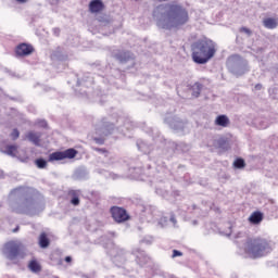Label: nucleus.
<instances>
[{
    "label": "nucleus",
    "mask_w": 278,
    "mask_h": 278,
    "mask_svg": "<svg viewBox=\"0 0 278 278\" xmlns=\"http://www.w3.org/2000/svg\"><path fill=\"white\" fill-rule=\"evenodd\" d=\"M188 21H190L188 10L180 5H172L170 9L159 18L157 27L162 29H175L186 25Z\"/></svg>",
    "instance_id": "obj_1"
},
{
    "label": "nucleus",
    "mask_w": 278,
    "mask_h": 278,
    "mask_svg": "<svg viewBox=\"0 0 278 278\" xmlns=\"http://www.w3.org/2000/svg\"><path fill=\"white\" fill-rule=\"evenodd\" d=\"M264 219V215L261 212H254L250 215L249 220L252 225H260Z\"/></svg>",
    "instance_id": "obj_10"
},
{
    "label": "nucleus",
    "mask_w": 278,
    "mask_h": 278,
    "mask_svg": "<svg viewBox=\"0 0 278 278\" xmlns=\"http://www.w3.org/2000/svg\"><path fill=\"white\" fill-rule=\"evenodd\" d=\"M28 266L33 273H38V270H40V264L36 261L30 262Z\"/></svg>",
    "instance_id": "obj_16"
},
{
    "label": "nucleus",
    "mask_w": 278,
    "mask_h": 278,
    "mask_svg": "<svg viewBox=\"0 0 278 278\" xmlns=\"http://www.w3.org/2000/svg\"><path fill=\"white\" fill-rule=\"evenodd\" d=\"M216 54V43L211 39H200L192 45V60L195 64H207Z\"/></svg>",
    "instance_id": "obj_2"
},
{
    "label": "nucleus",
    "mask_w": 278,
    "mask_h": 278,
    "mask_svg": "<svg viewBox=\"0 0 278 278\" xmlns=\"http://www.w3.org/2000/svg\"><path fill=\"white\" fill-rule=\"evenodd\" d=\"M240 31H242L243 34H247L248 36H251V29H249L247 27L240 28Z\"/></svg>",
    "instance_id": "obj_24"
},
{
    "label": "nucleus",
    "mask_w": 278,
    "mask_h": 278,
    "mask_svg": "<svg viewBox=\"0 0 278 278\" xmlns=\"http://www.w3.org/2000/svg\"><path fill=\"white\" fill-rule=\"evenodd\" d=\"M233 238L238 240V238H244V232L235 233Z\"/></svg>",
    "instance_id": "obj_27"
},
{
    "label": "nucleus",
    "mask_w": 278,
    "mask_h": 278,
    "mask_svg": "<svg viewBox=\"0 0 278 278\" xmlns=\"http://www.w3.org/2000/svg\"><path fill=\"white\" fill-rule=\"evenodd\" d=\"M243 249L250 257H264L273 252L275 243L263 237L249 238L247 239Z\"/></svg>",
    "instance_id": "obj_3"
},
{
    "label": "nucleus",
    "mask_w": 278,
    "mask_h": 278,
    "mask_svg": "<svg viewBox=\"0 0 278 278\" xmlns=\"http://www.w3.org/2000/svg\"><path fill=\"white\" fill-rule=\"evenodd\" d=\"M72 261H73V258H72L71 256H66V257H65V262L70 263V262H72Z\"/></svg>",
    "instance_id": "obj_31"
},
{
    "label": "nucleus",
    "mask_w": 278,
    "mask_h": 278,
    "mask_svg": "<svg viewBox=\"0 0 278 278\" xmlns=\"http://www.w3.org/2000/svg\"><path fill=\"white\" fill-rule=\"evenodd\" d=\"M224 236H231V229H229L228 231L224 232Z\"/></svg>",
    "instance_id": "obj_32"
},
{
    "label": "nucleus",
    "mask_w": 278,
    "mask_h": 278,
    "mask_svg": "<svg viewBox=\"0 0 278 278\" xmlns=\"http://www.w3.org/2000/svg\"><path fill=\"white\" fill-rule=\"evenodd\" d=\"M232 60H238V55L232 56Z\"/></svg>",
    "instance_id": "obj_35"
},
{
    "label": "nucleus",
    "mask_w": 278,
    "mask_h": 278,
    "mask_svg": "<svg viewBox=\"0 0 278 278\" xmlns=\"http://www.w3.org/2000/svg\"><path fill=\"white\" fill-rule=\"evenodd\" d=\"M255 90H262V85H260V84L256 85V86H255Z\"/></svg>",
    "instance_id": "obj_33"
},
{
    "label": "nucleus",
    "mask_w": 278,
    "mask_h": 278,
    "mask_svg": "<svg viewBox=\"0 0 278 278\" xmlns=\"http://www.w3.org/2000/svg\"><path fill=\"white\" fill-rule=\"evenodd\" d=\"M72 205H79V198L78 197H74L71 201Z\"/></svg>",
    "instance_id": "obj_25"
},
{
    "label": "nucleus",
    "mask_w": 278,
    "mask_h": 278,
    "mask_svg": "<svg viewBox=\"0 0 278 278\" xmlns=\"http://www.w3.org/2000/svg\"><path fill=\"white\" fill-rule=\"evenodd\" d=\"M18 3H25L27 0H17Z\"/></svg>",
    "instance_id": "obj_34"
},
{
    "label": "nucleus",
    "mask_w": 278,
    "mask_h": 278,
    "mask_svg": "<svg viewBox=\"0 0 278 278\" xmlns=\"http://www.w3.org/2000/svg\"><path fill=\"white\" fill-rule=\"evenodd\" d=\"M39 247H41V249H47L49 247V239L47 238L46 233L40 235Z\"/></svg>",
    "instance_id": "obj_15"
},
{
    "label": "nucleus",
    "mask_w": 278,
    "mask_h": 278,
    "mask_svg": "<svg viewBox=\"0 0 278 278\" xmlns=\"http://www.w3.org/2000/svg\"><path fill=\"white\" fill-rule=\"evenodd\" d=\"M27 139L33 142V144H40V135L37 132H28Z\"/></svg>",
    "instance_id": "obj_14"
},
{
    "label": "nucleus",
    "mask_w": 278,
    "mask_h": 278,
    "mask_svg": "<svg viewBox=\"0 0 278 278\" xmlns=\"http://www.w3.org/2000/svg\"><path fill=\"white\" fill-rule=\"evenodd\" d=\"M98 151H100L101 153H105V151H104V150H101V149H98Z\"/></svg>",
    "instance_id": "obj_36"
},
{
    "label": "nucleus",
    "mask_w": 278,
    "mask_h": 278,
    "mask_svg": "<svg viewBox=\"0 0 278 278\" xmlns=\"http://www.w3.org/2000/svg\"><path fill=\"white\" fill-rule=\"evenodd\" d=\"M235 168H244V160L238 159L233 162Z\"/></svg>",
    "instance_id": "obj_18"
},
{
    "label": "nucleus",
    "mask_w": 278,
    "mask_h": 278,
    "mask_svg": "<svg viewBox=\"0 0 278 278\" xmlns=\"http://www.w3.org/2000/svg\"><path fill=\"white\" fill-rule=\"evenodd\" d=\"M168 123H169V126L173 127L174 129L184 127V122H168Z\"/></svg>",
    "instance_id": "obj_22"
},
{
    "label": "nucleus",
    "mask_w": 278,
    "mask_h": 278,
    "mask_svg": "<svg viewBox=\"0 0 278 278\" xmlns=\"http://www.w3.org/2000/svg\"><path fill=\"white\" fill-rule=\"evenodd\" d=\"M38 125H39L40 127H47V121L41 119V121L38 122Z\"/></svg>",
    "instance_id": "obj_28"
},
{
    "label": "nucleus",
    "mask_w": 278,
    "mask_h": 278,
    "mask_svg": "<svg viewBox=\"0 0 278 278\" xmlns=\"http://www.w3.org/2000/svg\"><path fill=\"white\" fill-rule=\"evenodd\" d=\"M170 222H172L174 225H177V219H175V217H170Z\"/></svg>",
    "instance_id": "obj_30"
},
{
    "label": "nucleus",
    "mask_w": 278,
    "mask_h": 278,
    "mask_svg": "<svg viewBox=\"0 0 278 278\" xmlns=\"http://www.w3.org/2000/svg\"><path fill=\"white\" fill-rule=\"evenodd\" d=\"M258 129H266L268 127V121L262 119L257 123Z\"/></svg>",
    "instance_id": "obj_20"
},
{
    "label": "nucleus",
    "mask_w": 278,
    "mask_h": 278,
    "mask_svg": "<svg viewBox=\"0 0 278 278\" xmlns=\"http://www.w3.org/2000/svg\"><path fill=\"white\" fill-rule=\"evenodd\" d=\"M112 217L116 223H125L127 218H129V215H127V211L125 208H121L118 206H114L111 208Z\"/></svg>",
    "instance_id": "obj_6"
},
{
    "label": "nucleus",
    "mask_w": 278,
    "mask_h": 278,
    "mask_svg": "<svg viewBox=\"0 0 278 278\" xmlns=\"http://www.w3.org/2000/svg\"><path fill=\"white\" fill-rule=\"evenodd\" d=\"M77 155V152L75 149H67L63 152H53L49 156V162H60L62 160H73Z\"/></svg>",
    "instance_id": "obj_4"
},
{
    "label": "nucleus",
    "mask_w": 278,
    "mask_h": 278,
    "mask_svg": "<svg viewBox=\"0 0 278 278\" xmlns=\"http://www.w3.org/2000/svg\"><path fill=\"white\" fill-rule=\"evenodd\" d=\"M36 165L38 168H46L47 167V161L42 160V159H38L36 161Z\"/></svg>",
    "instance_id": "obj_21"
},
{
    "label": "nucleus",
    "mask_w": 278,
    "mask_h": 278,
    "mask_svg": "<svg viewBox=\"0 0 278 278\" xmlns=\"http://www.w3.org/2000/svg\"><path fill=\"white\" fill-rule=\"evenodd\" d=\"M53 34H54V36H60V30H59V28H54V29H53Z\"/></svg>",
    "instance_id": "obj_29"
},
{
    "label": "nucleus",
    "mask_w": 278,
    "mask_h": 278,
    "mask_svg": "<svg viewBox=\"0 0 278 278\" xmlns=\"http://www.w3.org/2000/svg\"><path fill=\"white\" fill-rule=\"evenodd\" d=\"M90 12L97 13L103 10V2L101 0H93L89 4Z\"/></svg>",
    "instance_id": "obj_12"
},
{
    "label": "nucleus",
    "mask_w": 278,
    "mask_h": 278,
    "mask_svg": "<svg viewBox=\"0 0 278 278\" xmlns=\"http://www.w3.org/2000/svg\"><path fill=\"white\" fill-rule=\"evenodd\" d=\"M2 153L10 155L11 157H16L18 154V147L17 146H7L5 149H1Z\"/></svg>",
    "instance_id": "obj_11"
},
{
    "label": "nucleus",
    "mask_w": 278,
    "mask_h": 278,
    "mask_svg": "<svg viewBox=\"0 0 278 278\" xmlns=\"http://www.w3.org/2000/svg\"><path fill=\"white\" fill-rule=\"evenodd\" d=\"M263 25L266 29H277L278 18L267 17L263 20Z\"/></svg>",
    "instance_id": "obj_9"
},
{
    "label": "nucleus",
    "mask_w": 278,
    "mask_h": 278,
    "mask_svg": "<svg viewBox=\"0 0 278 278\" xmlns=\"http://www.w3.org/2000/svg\"><path fill=\"white\" fill-rule=\"evenodd\" d=\"M15 53L20 58H23L25 55H30V53H34V47H31L27 43H22V45L17 46Z\"/></svg>",
    "instance_id": "obj_8"
},
{
    "label": "nucleus",
    "mask_w": 278,
    "mask_h": 278,
    "mask_svg": "<svg viewBox=\"0 0 278 278\" xmlns=\"http://www.w3.org/2000/svg\"><path fill=\"white\" fill-rule=\"evenodd\" d=\"M33 208H34V200L26 199L17 207V213L18 214H30Z\"/></svg>",
    "instance_id": "obj_7"
},
{
    "label": "nucleus",
    "mask_w": 278,
    "mask_h": 278,
    "mask_svg": "<svg viewBox=\"0 0 278 278\" xmlns=\"http://www.w3.org/2000/svg\"><path fill=\"white\" fill-rule=\"evenodd\" d=\"M202 88H203L202 84L195 83L193 85V97H199Z\"/></svg>",
    "instance_id": "obj_17"
},
{
    "label": "nucleus",
    "mask_w": 278,
    "mask_h": 278,
    "mask_svg": "<svg viewBox=\"0 0 278 278\" xmlns=\"http://www.w3.org/2000/svg\"><path fill=\"white\" fill-rule=\"evenodd\" d=\"M215 123L219 127H227V125H229V117H227L226 115H219L217 116Z\"/></svg>",
    "instance_id": "obj_13"
},
{
    "label": "nucleus",
    "mask_w": 278,
    "mask_h": 278,
    "mask_svg": "<svg viewBox=\"0 0 278 278\" xmlns=\"http://www.w3.org/2000/svg\"><path fill=\"white\" fill-rule=\"evenodd\" d=\"M137 260L139 264H147V260L149 258L143 254V252H141L140 255H137Z\"/></svg>",
    "instance_id": "obj_19"
},
{
    "label": "nucleus",
    "mask_w": 278,
    "mask_h": 278,
    "mask_svg": "<svg viewBox=\"0 0 278 278\" xmlns=\"http://www.w3.org/2000/svg\"><path fill=\"white\" fill-rule=\"evenodd\" d=\"M21 250V243L17 241H10L4 245V254L9 260H14L16 255H18V251Z\"/></svg>",
    "instance_id": "obj_5"
},
{
    "label": "nucleus",
    "mask_w": 278,
    "mask_h": 278,
    "mask_svg": "<svg viewBox=\"0 0 278 278\" xmlns=\"http://www.w3.org/2000/svg\"><path fill=\"white\" fill-rule=\"evenodd\" d=\"M172 257H181V252L177 251V250H174Z\"/></svg>",
    "instance_id": "obj_26"
},
{
    "label": "nucleus",
    "mask_w": 278,
    "mask_h": 278,
    "mask_svg": "<svg viewBox=\"0 0 278 278\" xmlns=\"http://www.w3.org/2000/svg\"><path fill=\"white\" fill-rule=\"evenodd\" d=\"M18 136H21V132H18V129H14L12 132H11V138L13 140H16L18 138Z\"/></svg>",
    "instance_id": "obj_23"
}]
</instances>
